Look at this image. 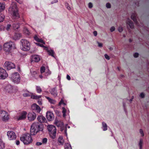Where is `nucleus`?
I'll use <instances>...</instances> for the list:
<instances>
[{
  "label": "nucleus",
  "mask_w": 149,
  "mask_h": 149,
  "mask_svg": "<svg viewBox=\"0 0 149 149\" xmlns=\"http://www.w3.org/2000/svg\"><path fill=\"white\" fill-rule=\"evenodd\" d=\"M42 126L39 125L38 123H34L31 126L30 134L32 135H35L38 131H42Z\"/></svg>",
  "instance_id": "1"
},
{
  "label": "nucleus",
  "mask_w": 149,
  "mask_h": 149,
  "mask_svg": "<svg viewBox=\"0 0 149 149\" xmlns=\"http://www.w3.org/2000/svg\"><path fill=\"white\" fill-rule=\"evenodd\" d=\"M8 10L9 13L12 15L13 18L16 19L19 18V15L18 13V10L17 6L15 3L11 5Z\"/></svg>",
  "instance_id": "2"
},
{
  "label": "nucleus",
  "mask_w": 149,
  "mask_h": 149,
  "mask_svg": "<svg viewBox=\"0 0 149 149\" xmlns=\"http://www.w3.org/2000/svg\"><path fill=\"white\" fill-rule=\"evenodd\" d=\"M20 139L24 144H28L32 143V139L31 135L27 133L22 135L20 138Z\"/></svg>",
  "instance_id": "3"
},
{
  "label": "nucleus",
  "mask_w": 149,
  "mask_h": 149,
  "mask_svg": "<svg viewBox=\"0 0 149 149\" xmlns=\"http://www.w3.org/2000/svg\"><path fill=\"white\" fill-rule=\"evenodd\" d=\"M10 78L12 81L14 83L18 84L20 82L21 77L19 73L15 72L11 74Z\"/></svg>",
  "instance_id": "4"
},
{
  "label": "nucleus",
  "mask_w": 149,
  "mask_h": 149,
  "mask_svg": "<svg viewBox=\"0 0 149 149\" xmlns=\"http://www.w3.org/2000/svg\"><path fill=\"white\" fill-rule=\"evenodd\" d=\"M22 43V49L24 51H26L30 50V42L25 39H22L21 40Z\"/></svg>",
  "instance_id": "5"
},
{
  "label": "nucleus",
  "mask_w": 149,
  "mask_h": 149,
  "mask_svg": "<svg viewBox=\"0 0 149 149\" xmlns=\"http://www.w3.org/2000/svg\"><path fill=\"white\" fill-rule=\"evenodd\" d=\"M47 129L49 131V134L51 137L53 139L56 137V129L55 127L53 125H48Z\"/></svg>",
  "instance_id": "6"
},
{
  "label": "nucleus",
  "mask_w": 149,
  "mask_h": 149,
  "mask_svg": "<svg viewBox=\"0 0 149 149\" xmlns=\"http://www.w3.org/2000/svg\"><path fill=\"white\" fill-rule=\"evenodd\" d=\"M27 114V112L24 111L18 112L15 117V119L17 120H24L26 118Z\"/></svg>",
  "instance_id": "7"
},
{
  "label": "nucleus",
  "mask_w": 149,
  "mask_h": 149,
  "mask_svg": "<svg viewBox=\"0 0 149 149\" xmlns=\"http://www.w3.org/2000/svg\"><path fill=\"white\" fill-rule=\"evenodd\" d=\"M13 43L11 41L4 44L3 45L4 50L7 54L10 52Z\"/></svg>",
  "instance_id": "8"
},
{
  "label": "nucleus",
  "mask_w": 149,
  "mask_h": 149,
  "mask_svg": "<svg viewBox=\"0 0 149 149\" xmlns=\"http://www.w3.org/2000/svg\"><path fill=\"white\" fill-rule=\"evenodd\" d=\"M7 136L8 139L10 140H15L16 138V135L13 131H9L7 132Z\"/></svg>",
  "instance_id": "9"
},
{
  "label": "nucleus",
  "mask_w": 149,
  "mask_h": 149,
  "mask_svg": "<svg viewBox=\"0 0 149 149\" xmlns=\"http://www.w3.org/2000/svg\"><path fill=\"white\" fill-rule=\"evenodd\" d=\"M4 67L8 70L14 68L15 67V65L10 62L6 61L4 64Z\"/></svg>",
  "instance_id": "10"
},
{
  "label": "nucleus",
  "mask_w": 149,
  "mask_h": 149,
  "mask_svg": "<svg viewBox=\"0 0 149 149\" xmlns=\"http://www.w3.org/2000/svg\"><path fill=\"white\" fill-rule=\"evenodd\" d=\"M8 76L5 70L0 67V79H5Z\"/></svg>",
  "instance_id": "11"
},
{
  "label": "nucleus",
  "mask_w": 149,
  "mask_h": 149,
  "mask_svg": "<svg viewBox=\"0 0 149 149\" xmlns=\"http://www.w3.org/2000/svg\"><path fill=\"white\" fill-rule=\"evenodd\" d=\"M36 117V115L34 112H29L27 115L28 119L30 121L34 120Z\"/></svg>",
  "instance_id": "12"
},
{
  "label": "nucleus",
  "mask_w": 149,
  "mask_h": 149,
  "mask_svg": "<svg viewBox=\"0 0 149 149\" xmlns=\"http://www.w3.org/2000/svg\"><path fill=\"white\" fill-rule=\"evenodd\" d=\"M40 72L41 74L45 72V76H47L51 74V72L49 70L48 68L45 69V67L42 66L40 68Z\"/></svg>",
  "instance_id": "13"
},
{
  "label": "nucleus",
  "mask_w": 149,
  "mask_h": 149,
  "mask_svg": "<svg viewBox=\"0 0 149 149\" xmlns=\"http://www.w3.org/2000/svg\"><path fill=\"white\" fill-rule=\"evenodd\" d=\"M1 116L2 118L4 121H6L9 118L8 113L5 111H1Z\"/></svg>",
  "instance_id": "14"
},
{
  "label": "nucleus",
  "mask_w": 149,
  "mask_h": 149,
  "mask_svg": "<svg viewBox=\"0 0 149 149\" xmlns=\"http://www.w3.org/2000/svg\"><path fill=\"white\" fill-rule=\"evenodd\" d=\"M32 109L37 113H39L41 110V109L39 106L36 104H34L31 106Z\"/></svg>",
  "instance_id": "15"
},
{
  "label": "nucleus",
  "mask_w": 149,
  "mask_h": 149,
  "mask_svg": "<svg viewBox=\"0 0 149 149\" xmlns=\"http://www.w3.org/2000/svg\"><path fill=\"white\" fill-rule=\"evenodd\" d=\"M46 117L48 121H51L54 119V116L52 112L49 111L46 113Z\"/></svg>",
  "instance_id": "16"
},
{
  "label": "nucleus",
  "mask_w": 149,
  "mask_h": 149,
  "mask_svg": "<svg viewBox=\"0 0 149 149\" xmlns=\"http://www.w3.org/2000/svg\"><path fill=\"white\" fill-rule=\"evenodd\" d=\"M45 49L47 50L49 55H50L54 58H55V56L54 55L55 54V52L53 50L51 49H49L47 47H45Z\"/></svg>",
  "instance_id": "17"
},
{
  "label": "nucleus",
  "mask_w": 149,
  "mask_h": 149,
  "mask_svg": "<svg viewBox=\"0 0 149 149\" xmlns=\"http://www.w3.org/2000/svg\"><path fill=\"white\" fill-rule=\"evenodd\" d=\"M31 59L32 61L36 62H38L40 60V58L39 56L37 55H35L31 56Z\"/></svg>",
  "instance_id": "18"
},
{
  "label": "nucleus",
  "mask_w": 149,
  "mask_h": 149,
  "mask_svg": "<svg viewBox=\"0 0 149 149\" xmlns=\"http://www.w3.org/2000/svg\"><path fill=\"white\" fill-rule=\"evenodd\" d=\"M50 93L54 97H56L57 95V91L55 88H52L50 91Z\"/></svg>",
  "instance_id": "19"
},
{
  "label": "nucleus",
  "mask_w": 149,
  "mask_h": 149,
  "mask_svg": "<svg viewBox=\"0 0 149 149\" xmlns=\"http://www.w3.org/2000/svg\"><path fill=\"white\" fill-rule=\"evenodd\" d=\"M37 119L40 123L44 122L46 120L45 118L42 116H39L38 117Z\"/></svg>",
  "instance_id": "20"
},
{
  "label": "nucleus",
  "mask_w": 149,
  "mask_h": 149,
  "mask_svg": "<svg viewBox=\"0 0 149 149\" xmlns=\"http://www.w3.org/2000/svg\"><path fill=\"white\" fill-rule=\"evenodd\" d=\"M21 36L22 35L21 33H15L13 36V38L14 40H16L19 39Z\"/></svg>",
  "instance_id": "21"
},
{
  "label": "nucleus",
  "mask_w": 149,
  "mask_h": 149,
  "mask_svg": "<svg viewBox=\"0 0 149 149\" xmlns=\"http://www.w3.org/2000/svg\"><path fill=\"white\" fill-rule=\"evenodd\" d=\"M136 13L134 12L133 13L131 16V18L134 21V22L136 24L138 25V23H137V22L136 19Z\"/></svg>",
  "instance_id": "22"
},
{
  "label": "nucleus",
  "mask_w": 149,
  "mask_h": 149,
  "mask_svg": "<svg viewBox=\"0 0 149 149\" xmlns=\"http://www.w3.org/2000/svg\"><path fill=\"white\" fill-rule=\"evenodd\" d=\"M55 124L58 127H61V131L63 130V129H62V128L63 127V122L61 121H57L55 122Z\"/></svg>",
  "instance_id": "23"
},
{
  "label": "nucleus",
  "mask_w": 149,
  "mask_h": 149,
  "mask_svg": "<svg viewBox=\"0 0 149 149\" xmlns=\"http://www.w3.org/2000/svg\"><path fill=\"white\" fill-rule=\"evenodd\" d=\"M126 23L127 26H128V25L131 28L133 29L134 28V25L133 23L129 19H127Z\"/></svg>",
  "instance_id": "24"
},
{
  "label": "nucleus",
  "mask_w": 149,
  "mask_h": 149,
  "mask_svg": "<svg viewBox=\"0 0 149 149\" xmlns=\"http://www.w3.org/2000/svg\"><path fill=\"white\" fill-rule=\"evenodd\" d=\"M62 109L63 116L64 117H65L67 114H69V111L68 109H66L63 107L62 108Z\"/></svg>",
  "instance_id": "25"
},
{
  "label": "nucleus",
  "mask_w": 149,
  "mask_h": 149,
  "mask_svg": "<svg viewBox=\"0 0 149 149\" xmlns=\"http://www.w3.org/2000/svg\"><path fill=\"white\" fill-rule=\"evenodd\" d=\"M45 97L48 100V102L51 104H54L56 103V101L55 100L46 96H45Z\"/></svg>",
  "instance_id": "26"
},
{
  "label": "nucleus",
  "mask_w": 149,
  "mask_h": 149,
  "mask_svg": "<svg viewBox=\"0 0 149 149\" xmlns=\"http://www.w3.org/2000/svg\"><path fill=\"white\" fill-rule=\"evenodd\" d=\"M34 39L35 40H36V41L40 42L42 43H43V44H45V42L43 41L41 39H40L37 36H36L34 37Z\"/></svg>",
  "instance_id": "27"
},
{
  "label": "nucleus",
  "mask_w": 149,
  "mask_h": 149,
  "mask_svg": "<svg viewBox=\"0 0 149 149\" xmlns=\"http://www.w3.org/2000/svg\"><path fill=\"white\" fill-rule=\"evenodd\" d=\"M24 93H23L22 95L24 97L30 96L31 95V93L29 91H24Z\"/></svg>",
  "instance_id": "28"
},
{
  "label": "nucleus",
  "mask_w": 149,
  "mask_h": 149,
  "mask_svg": "<svg viewBox=\"0 0 149 149\" xmlns=\"http://www.w3.org/2000/svg\"><path fill=\"white\" fill-rule=\"evenodd\" d=\"M42 95H31V98L34 99H38L41 98Z\"/></svg>",
  "instance_id": "29"
},
{
  "label": "nucleus",
  "mask_w": 149,
  "mask_h": 149,
  "mask_svg": "<svg viewBox=\"0 0 149 149\" xmlns=\"http://www.w3.org/2000/svg\"><path fill=\"white\" fill-rule=\"evenodd\" d=\"M58 141L60 143V145H63L64 143V140L63 137L61 136H60L59 137L58 139Z\"/></svg>",
  "instance_id": "30"
},
{
  "label": "nucleus",
  "mask_w": 149,
  "mask_h": 149,
  "mask_svg": "<svg viewBox=\"0 0 149 149\" xmlns=\"http://www.w3.org/2000/svg\"><path fill=\"white\" fill-rule=\"evenodd\" d=\"M13 27L15 30L17 29L19 27V23H14L12 25Z\"/></svg>",
  "instance_id": "31"
},
{
  "label": "nucleus",
  "mask_w": 149,
  "mask_h": 149,
  "mask_svg": "<svg viewBox=\"0 0 149 149\" xmlns=\"http://www.w3.org/2000/svg\"><path fill=\"white\" fill-rule=\"evenodd\" d=\"M5 147L4 143L0 139V149H4Z\"/></svg>",
  "instance_id": "32"
},
{
  "label": "nucleus",
  "mask_w": 149,
  "mask_h": 149,
  "mask_svg": "<svg viewBox=\"0 0 149 149\" xmlns=\"http://www.w3.org/2000/svg\"><path fill=\"white\" fill-rule=\"evenodd\" d=\"M102 129L103 131H106L107 129V124L104 122H103L102 123Z\"/></svg>",
  "instance_id": "33"
},
{
  "label": "nucleus",
  "mask_w": 149,
  "mask_h": 149,
  "mask_svg": "<svg viewBox=\"0 0 149 149\" xmlns=\"http://www.w3.org/2000/svg\"><path fill=\"white\" fill-rule=\"evenodd\" d=\"M143 143V140L142 139H140L139 143V149H142V146Z\"/></svg>",
  "instance_id": "34"
},
{
  "label": "nucleus",
  "mask_w": 149,
  "mask_h": 149,
  "mask_svg": "<svg viewBox=\"0 0 149 149\" xmlns=\"http://www.w3.org/2000/svg\"><path fill=\"white\" fill-rule=\"evenodd\" d=\"M5 8V5L3 3H0V13Z\"/></svg>",
  "instance_id": "35"
},
{
  "label": "nucleus",
  "mask_w": 149,
  "mask_h": 149,
  "mask_svg": "<svg viewBox=\"0 0 149 149\" xmlns=\"http://www.w3.org/2000/svg\"><path fill=\"white\" fill-rule=\"evenodd\" d=\"M65 149H72L71 146L70 144L67 143L65 144Z\"/></svg>",
  "instance_id": "36"
},
{
  "label": "nucleus",
  "mask_w": 149,
  "mask_h": 149,
  "mask_svg": "<svg viewBox=\"0 0 149 149\" xmlns=\"http://www.w3.org/2000/svg\"><path fill=\"white\" fill-rule=\"evenodd\" d=\"M36 91L38 93H40L42 91V89L39 86H36Z\"/></svg>",
  "instance_id": "37"
},
{
  "label": "nucleus",
  "mask_w": 149,
  "mask_h": 149,
  "mask_svg": "<svg viewBox=\"0 0 149 149\" xmlns=\"http://www.w3.org/2000/svg\"><path fill=\"white\" fill-rule=\"evenodd\" d=\"M11 27V25L10 24H8L7 26L5 27H4V29L6 30L7 31H8L10 29V27Z\"/></svg>",
  "instance_id": "38"
},
{
  "label": "nucleus",
  "mask_w": 149,
  "mask_h": 149,
  "mask_svg": "<svg viewBox=\"0 0 149 149\" xmlns=\"http://www.w3.org/2000/svg\"><path fill=\"white\" fill-rule=\"evenodd\" d=\"M5 17L2 14H0V22H3Z\"/></svg>",
  "instance_id": "39"
},
{
  "label": "nucleus",
  "mask_w": 149,
  "mask_h": 149,
  "mask_svg": "<svg viewBox=\"0 0 149 149\" xmlns=\"http://www.w3.org/2000/svg\"><path fill=\"white\" fill-rule=\"evenodd\" d=\"M24 32L26 34L29 35L30 33V32L28 30V29L26 28H25L24 29Z\"/></svg>",
  "instance_id": "40"
},
{
  "label": "nucleus",
  "mask_w": 149,
  "mask_h": 149,
  "mask_svg": "<svg viewBox=\"0 0 149 149\" xmlns=\"http://www.w3.org/2000/svg\"><path fill=\"white\" fill-rule=\"evenodd\" d=\"M47 139L46 138H44L42 139V143L43 144H46L47 142Z\"/></svg>",
  "instance_id": "41"
},
{
  "label": "nucleus",
  "mask_w": 149,
  "mask_h": 149,
  "mask_svg": "<svg viewBox=\"0 0 149 149\" xmlns=\"http://www.w3.org/2000/svg\"><path fill=\"white\" fill-rule=\"evenodd\" d=\"M65 6L67 8L68 10H70L71 8L70 7V6L68 3H65Z\"/></svg>",
  "instance_id": "42"
},
{
  "label": "nucleus",
  "mask_w": 149,
  "mask_h": 149,
  "mask_svg": "<svg viewBox=\"0 0 149 149\" xmlns=\"http://www.w3.org/2000/svg\"><path fill=\"white\" fill-rule=\"evenodd\" d=\"M139 133L142 136H144V134L143 130L142 129L139 130Z\"/></svg>",
  "instance_id": "43"
},
{
  "label": "nucleus",
  "mask_w": 149,
  "mask_h": 149,
  "mask_svg": "<svg viewBox=\"0 0 149 149\" xmlns=\"http://www.w3.org/2000/svg\"><path fill=\"white\" fill-rule=\"evenodd\" d=\"M36 44L38 46H39L42 47H44V49H45V47H46L43 44H40L39 43H36Z\"/></svg>",
  "instance_id": "44"
},
{
  "label": "nucleus",
  "mask_w": 149,
  "mask_h": 149,
  "mask_svg": "<svg viewBox=\"0 0 149 149\" xmlns=\"http://www.w3.org/2000/svg\"><path fill=\"white\" fill-rule=\"evenodd\" d=\"M42 99H39L38 100V104L40 105H41L42 104Z\"/></svg>",
  "instance_id": "45"
},
{
  "label": "nucleus",
  "mask_w": 149,
  "mask_h": 149,
  "mask_svg": "<svg viewBox=\"0 0 149 149\" xmlns=\"http://www.w3.org/2000/svg\"><path fill=\"white\" fill-rule=\"evenodd\" d=\"M123 28L121 26H119L118 28V31L120 32H121L123 31Z\"/></svg>",
  "instance_id": "46"
},
{
  "label": "nucleus",
  "mask_w": 149,
  "mask_h": 149,
  "mask_svg": "<svg viewBox=\"0 0 149 149\" xmlns=\"http://www.w3.org/2000/svg\"><path fill=\"white\" fill-rule=\"evenodd\" d=\"M106 6L107 8H110L111 7V5L110 3H107L106 4Z\"/></svg>",
  "instance_id": "47"
},
{
  "label": "nucleus",
  "mask_w": 149,
  "mask_h": 149,
  "mask_svg": "<svg viewBox=\"0 0 149 149\" xmlns=\"http://www.w3.org/2000/svg\"><path fill=\"white\" fill-rule=\"evenodd\" d=\"M104 57L105 58L108 60H109L110 59V57L107 54H105L104 55Z\"/></svg>",
  "instance_id": "48"
},
{
  "label": "nucleus",
  "mask_w": 149,
  "mask_h": 149,
  "mask_svg": "<svg viewBox=\"0 0 149 149\" xmlns=\"http://www.w3.org/2000/svg\"><path fill=\"white\" fill-rule=\"evenodd\" d=\"M88 6L89 8H91L93 7V4L92 3L90 2L88 3Z\"/></svg>",
  "instance_id": "49"
},
{
  "label": "nucleus",
  "mask_w": 149,
  "mask_h": 149,
  "mask_svg": "<svg viewBox=\"0 0 149 149\" xmlns=\"http://www.w3.org/2000/svg\"><path fill=\"white\" fill-rule=\"evenodd\" d=\"M145 96V95L144 93H141L140 95V97L142 98H144Z\"/></svg>",
  "instance_id": "50"
},
{
  "label": "nucleus",
  "mask_w": 149,
  "mask_h": 149,
  "mask_svg": "<svg viewBox=\"0 0 149 149\" xmlns=\"http://www.w3.org/2000/svg\"><path fill=\"white\" fill-rule=\"evenodd\" d=\"M110 31L111 32H112L115 30V28L114 26H112L111 27L110 29Z\"/></svg>",
  "instance_id": "51"
},
{
  "label": "nucleus",
  "mask_w": 149,
  "mask_h": 149,
  "mask_svg": "<svg viewBox=\"0 0 149 149\" xmlns=\"http://www.w3.org/2000/svg\"><path fill=\"white\" fill-rule=\"evenodd\" d=\"M139 56V54L137 53H135L134 54V57L136 58Z\"/></svg>",
  "instance_id": "52"
},
{
  "label": "nucleus",
  "mask_w": 149,
  "mask_h": 149,
  "mask_svg": "<svg viewBox=\"0 0 149 149\" xmlns=\"http://www.w3.org/2000/svg\"><path fill=\"white\" fill-rule=\"evenodd\" d=\"M64 102L63 99H61L60 101V102L58 104L59 105H61V104H63V103Z\"/></svg>",
  "instance_id": "53"
},
{
  "label": "nucleus",
  "mask_w": 149,
  "mask_h": 149,
  "mask_svg": "<svg viewBox=\"0 0 149 149\" xmlns=\"http://www.w3.org/2000/svg\"><path fill=\"white\" fill-rule=\"evenodd\" d=\"M31 73L33 75H35L37 73L36 71H33L32 72H31Z\"/></svg>",
  "instance_id": "54"
},
{
  "label": "nucleus",
  "mask_w": 149,
  "mask_h": 149,
  "mask_svg": "<svg viewBox=\"0 0 149 149\" xmlns=\"http://www.w3.org/2000/svg\"><path fill=\"white\" fill-rule=\"evenodd\" d=\"M42 143L40 142H37L36 143V145L37 146H40L42 144Z\"/></svg>",
  "instance_id": "55"
},
{
  "label": "nucleus",
  "mask_w": 149,
  "mask_h": 149,
  "mask_svg": "<svg viewBox=\"0 0 149 149\" xmlns=\"http://www.w3.org/2000/svg\"><path fill=\"white\" fill-rule=\"evenodd\" d=\"M17 71L19 72H21V70H20V67L19 66H18L17 68Z\"/></svg>",
  "instance_id": "56"
},
{
  "label": "nucleus",
  "mask_w": 149,
  "mask_h": 149,
  "mask_svg": "<svg viewBox=\"0 0 149 149\" xmlns=\"http://www.w3.org/2000/svg\"><path fill=\"white\" fill-rule=\"evenodd\" d=\"M98 44V46L100 47H102V44L98 42H97Z\"/></svg>",
  "instance_id": "57"
},
{
  "label": "nucleus",
  "mask_w": 149,
  "mask_h": 149,
  "mask_svg": "<svg viewBox=\"0 0 149 149\" xmlns=\"http://www.w3.org/2000/svg\"><path fill=\"white\" fill-rule=\"evenodd\" d=\"M66 78L68 80H70L71 79L70 76L68 74H67V75Z\"/></svg>",
  "instance_id": "58"
},
{
  "label": "nucleus",
  "mask_w": 149,
  "mask_h": 149,
  "mask_svg": "<svg viewBox=\"0 0 149 149\" xmlns=\"http://www.w3.org/2000/svg\"><path fill=\"white\" fill-rule=\"evenodd\" d=\"M93 33L95 36H96L97 35V32L96 31H95L93 32Z\"/></svg>",
  "instance_id": "59"
},
{
  "label": "nucleus",
  "mask_w": 149,
  "mask_h": 149,
  "mask_svg": "<svg viewBox=\"0 0 149 149\" xmlns=\"http://www.w3.org/2000/svg\"><path fill=\"white\" fill-rule=\"evenodd\" d=\"M19 141H16V144L17 145H19Z\"/></svg>",
  "instance_id": "60"
},
{
  "label": "nucleus",
  "mask_w": 149,
  "mask_h": 149,
  "mask_svg": "<svg viewBox=\"0 0 149 149\" xmlns=\"http://www.w3.org/2000/svg\"><path fill=\"white\" fill-rule=\"evenodd\" d=\"M60 90H61V91H60V93H62V88H61V86H60Z\"/></svg>",
  "instance_id": "61"
},
{
  "label": "nucleus",
  "mask_w": 149,
  "mask_h": 149,
  "mask_svg": "<svg viewBox=\"0 0 149 149\" xmlns=\"http://www.w3.org/2000/svg\"><path fill=\"white\" fill-rule=\"evenodd\" d=\"M109 49L110 50V51H111L112 50H113V48L111 47H110L109 48Z\"/></svg>",
  "instance_id": "62"
},
{
  "label": "nucleus",
  "mask_w": 149,
  "mask_h": 149,
  "mask_svg": "<svg viewBox=\"0 0 149 149\" xmlns=\"http://www.w3.org/2000/svg\"><path fill=\"white\" fill-rule=\"evenodd\" d=\"M39 77L40 78H42V75H39Z\"/></svg>",
  "instance_id": "63"
},
{
  "label": "nucleus",
  "mask_w": 149,
  "mask_h": 149,
  "mask_svg": "<svg viewBox=\"0 0 149 149\" xmlns=\"http://www.w3.org/2000/svg\"><path fill=\"white\" fill-rule=\"evenodd\" d=\"M2 49V47L1 45H0V51Z\"/></svg>",
  "instance_id": "64"
}]
</instances>
